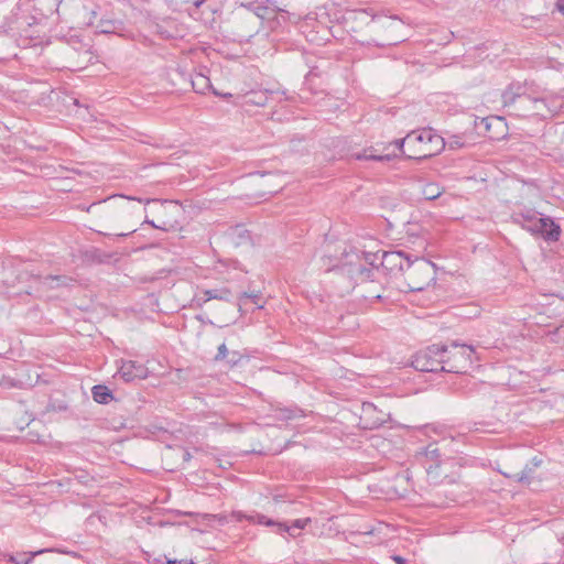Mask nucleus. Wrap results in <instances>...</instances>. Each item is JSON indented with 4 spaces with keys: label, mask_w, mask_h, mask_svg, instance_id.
Wrapping results in <instances>:
<instances>
[{
    "label": "nucleus",
    "mask_w": 564,
    "mask_h": 564,
    "mask_svg": "<svg viewBox=\"0 0 564 564\" xmlns=\"http://www.w3.org/2000/svg\"><path fill=\"white\" fill-rule=\"evenodd\" d=\"M408 160L423 161L440 154L446 145L443 137L432 128L413 130L408 133Z\"/></svg>",
    "instance_id": "1"
},
{
    "label": "nucleus",
    "mask_w": 564,
    "mask_h": 564,
    "mask_svg": "<svg viewBox=\"0 0 564 564\" xmlns=\"http://www.w3.org/2000/svg\"><path fill=\"white\" fill-rule=\"evenodd\" d=\"M512 221L533 235H539L546 241H557L561 236V227L550 217H544L534 210L517 213Z\"/></svg>",
    "instance_id": "2"
},
{
    "label": "nucleus",
    "mask_w": 564,
    "mask_h": 564,
    "mask_svg": "<svg viewBox=\"0 0 564 564\" xmlns=\"http://www.w3.org/2000/svg\"><path fill=\"white\" fill-rule=\"evenodd\" d=\"M404 280L410 291H423L436 279V267L432 261L411 256L405 257Z\"/></svg>",
    "instance_id": "3"
},
{
    "label": "nucleus",
    "mask_w": 564,
    "mask_h": 564,
    "mask_svg": "<svg viewBox=\"0 0 564 564\" xmlns=\"http://www.w3.org/2000/svg\"><path fill=\"white\" fill-rule=\"evenodd\" d=\"M445 348L446 352L441 358V371L452 373L466 372L473 364L474 347L453 340L449 345H445Z\"/></svg>",
    "instance_id": "4"
},
{
    "label": "nucleus",
    "mask_w": 564,
    "mask_h": 564,
    "mask_svg": "<svg viewBox=\"0 0 564 564\" xmlns=\"http://www.w3.org/2000/svg\"><path fill=\"white\" fill-rule=\"evenodd\" d=\"M230 518L237 522L247 520L249 522L258 523L261 525L272 527L273 532L278 534L289 533L290 536L295 538L300 531L305 529L311 523V518L296 519L291 524L286 522L275 521L261 513L245 514L241 511H232Z\"/></svg>",
    "instance_id": "5"
},
{
    "label": "nucleus",
    "mask_w": 564,
    "mask_h": 564,
    "mask_svg": "<svg viewBox=\"0 0 564 564\" xmlns=\"http://www.w3.org/2000/svg\"><path fill=\"white\" fill-rule=\"evenodd\" d=\"M259 14L260 13L254 10L243 8H237L232 11L231 23L236 33L241 39H250L254 36L259 32L262 21L269 18L260 17Z\"/></svg>",
    "instance_id": "6"
},
{
    "label": "nucleus",
    "mask_w": 564,
    "mask_h": 564,
    "mask_svg": "<svg viewBox=\"0 0 564 564\" xmlns=\"http://www.w3.org/2000/svg\"><path fill=\"white\" fill-rule=\"evenodd\" d=\"M446 352L445 345L433 344L413 355L412 367L422 372L441 371V358Z\"/></svg>",
    "instance_id": "7"
},
{
    "label": "nucleus",
    "mask_w": 564,
    "mask_h": 564,
    "mask_svg": "<svg viewBox=\"0 0 564 564\" xmlns=\"http://www.w3.org/2000/svg\"><path fill=\"white\" fill-rule=\"evenodd\" d=\"M240 99L239 104L241 106H257L264 107L267 106L269 99H276L278 101L282 100H295V94H289L288 90H269V89H257L250 90L246 94L238 96Z\"/></svg>",
    "instance_id": "8"
},
{
    "label": "nucleus",
    "mask_w": 564,
    "mask_h": 564,
    "mask_svg": "<svg viewBox=\"0 0 564 564\" xmlns=\"http://www.w3.org/2000/svg\"><path fill=\"white\" fill-rule=\"evenodd\" d=\"M117 375L124 382H134L137 380L148 378L149 369L141 362L134 360H122Z\"/></svg>",
    "instance_id": "9"
},
{
    "label": "nucleus",
    "mask_w": 564,
    "mask_h": 564,
    "mask_svg": "<svg viewBox=\"0 0 564 564\" xmlns=\"http://www.w3.org/2000/svg\"><path fill=\"white\" fill-rule=\"evenodd\" d=\"M238 8L254 10L260 17H272L279 11L276 0H241Z\"/></svg>",
    "instance_id": "10"
},
{
    "label": "nucleus",
    "mask_w": 564,
    "mask_h": 564,
    "mask_svg": "<svg viewBox=\"0 0 564 564\" xmlns=\"http://www.w3.org/2000/svg\"><path fill=\"white\" fill-rule=\"evenodd\" d=\"M371 267H367L364 263L350 265L348 273L356 279L359 284H370L375 281L376 273L379 272V268L370 263Z\"/></svg>",
    "instance_id": "11"
},
{
    "label": "nucleus",
    "mask_w": 564,
    "mask_h": 564,
    "mask_svg": "<svg viewBox=\"0 0 564 564\" xmlns=\"http://www.w3.org/2000/svg\"><path fill=\"white\" fill-rule=\"evenodd\" d=\"M410 256L403 250L398 251H383L381 256V265L387 270H393L398 268L399 271L403 272L405 268V257Z\"/></svg>",
    "instance_id": "12"
},
{
    "label": "nucleus",
    "mask_w": 564,
    "mask_h": 564,
    "mask_svg": "<svg viewBox=\"0 0 564 564\" xmlns=\"http://www.w3.org/2000/svg\"><path fill=\"white\" fill-rule=\"evenodd\" d=\"M501 99L505 107L513 106L517 99L531 101V98L524 93V87L516 83L510 84L506 88L501 95Z\"/></svg>",
    "instance_id": "13"
},
{
    "label": "nucleus",
    "mask_w": 564,
    "mask_h": 564,
    "mask_svg": "<svg viewBox=\"0 0 564 564\" xmlns=\"http://www.w3.org/2000/svg\"><path fill=\"white\" fill-rule=\"evenodd\" d=\"M441 456L440 449L433 445H429L425 449V457L426 459H431V464H425V470L433 481H437L438 475L436 473L437 468L440 467V460L438 457Z\"/></svg>",
    "instance_id": "14"
},
{
    "label": "nucleus",
    "mask_w": 564,
    "mask_h": 564,
    "mask_svg": "<svg viewBox=\"0 0 564 564\" xmlns=\"http://www.w3.org/2000/svg\"><path fill=\"white\" fill-rule=\"evenodd\" d=\"M54 551H56V550L55 549H42V550H39L35 552L17 553L15 555L9 554V555H6V557H7V561L12 564H31L33 558L36 555H40V554H43L46 552H54Z\"/></svg>",
    "instance_id": "15"
},
{
    "label": "nucleus",
    "mask_w": 564,
    "mask_h": 564,
    "mask_svg": "<svg viewBox=\"0 0 564 564\" xmlns=\"http://www.w3.org/2000/svg\"><path fill=\"white\" fill-rule=\"evenodd\" d=\"M203 302L206 303L210 300H219L224 302L230 303L232 301V293L227 288H220V289H208L204 290L203 292Z\"/></svg>",
    "instance_id": "16"
},
{
    "label": "nucleus",
    "mask_w": 564,
    "mask_h": 564,
    "mask_svg": "<svg viewBox=\"0 0 564 564\" xmlns=\"http://www.w3.org/2000/svg\"><path fill=\"white\" fill-rule=\"evenodd\" d=\"M74 280L67 275H46L40 278V283L47 289L68 286Z\"/></svg>",
    "instance_id": "17"
},
{
    "label": "nucleus",
    "mask_w": 564,
    "mask_h": 564,
    "mask_svg": "<svg viewBox=\"0 0 564 564\" xmlns=\"http://www.w3.org/2000/svg\"><path fill=\"white\" fill-rule=\"evenodd\" d=\"M91 395L95 402L99 404H108L113 400L112 391L104 384H96L91 388Z\"/></svg>",
    "instance_id": "18"
},
{
    "label": "nucleus",
    "mask_w": 564,
    "mask_h": 564,
    "mask_svg": "<svg viewBox=\"0 0 564 564\" xmlns=\"http://www.w3.org/2000/svg\"><path fill=\"white\" fill-rule=\"evenodd\" d=\"M352 156L356 160H372L378 162H389L395 159L398 155L395 153L393 154H375L372 153V150H365L364 152L355 153Z\"/></svg>",
    "instance_id": "19"
},
{
    "label": "nucleus",
    "mask_w": 564,
    "mask_h": 564,
    "mask_svg": "<svg viewBox=\"0 0 564 564\" xmlns=\"http://www.w3.org/2000/svg\"><path fill=\"white\" fill-rule=\"evenodd\" d=\"M191 82L193 89L198 94H205L212 87L209 78L203 74H196Z\"/></svg>",
    "instance_id": "20"
},
{
    "label": "nucleus",
    "mask_w": 564,
    "mask_h": 564,
    "mask_svg": "<svg viewBox=\"0 0 564 564\" xmlns=\"http://www.w3.org/2000/svg\"><path fill=\"white\" fill-rule=\"evenodd\" d=\"M118 22L112 20H100L97 24V32L101 34H112L118 30Z\"/></svg>",
    "instance_id": "21"
},
{
    "label": "nucleus",
    "mask_w": 564,
    "mask_h": 564,
    "mask_svg": "<svg viewBox=\"0 0 564 564\" xmlns=\"http://www.w3.org/2000/svg\"><path fill=\"white\" fill-rule=\"evenodd\" d=\"M299 416H302V410L297 408H283L276 410V417L280 420L289 421Z\"/></svg>",
    "instance_id": "22"
},
{
    "label": "nucleus",
    "mask_w": 564,
    "mask_h": 564,
    "mask_svg": "<svg viewBox=\"0 0 564 564\" xmlns=\"http://www.w3.org/2000/svg\"><path fill=\"white\" fill-rule=\"evenodd\" d=\"M261 297L260 292H241L238 296V306L241 308V305L246 303V300H251L258 308H262V305L259 304V300Z\"/></svg>",
    "instance_id": "23"
},
{
    "label": "nucleus",
    "mask_w": 564,
    "mask_h": 564,
    "mask_svg": "<svg viewBox=\"0 0 564 564\" xmlns=\"http://www.w3.org/2000/svg\"><path fill=\"white\" fill-rule=\"evenodd\" d=\"M533 471L534 468L532 466L525 465V467L521 471L514 474L513 477L519 482H530L531 479L533 478Z\"/></svg>",
    "instance_id": "24"
},
{
    "label": "nucleus",
    "mask_w": 564,
    "mask_h": 564,
    "mask_svg": "<svg viewBox=\"0 0 564 564\" xmlns=\"http://www.w3.org/2000/svg\"><path fill=\"white\" fill-rule=\"evenodd\" d=\"M441 194L442 192L440 191L436 184H427L423 189V195L427 200L436 199L437 197H440Z\"/></svg>",
    "instance_id": "25"
},
{
    "label": "nucleus",
    "mask_w": 564,
    "mask_h": 564,
    "mask_svg": "<svg viewBox=\"0 0 564 564\" xmlns=\"http://www.w3.org/2000/svg\"><path fill=\"white\" fill-rule=\"evenodd\" d=\"M375 289L376 290H366V292L362 294L364 299L367 301H380L382 299V288L378 285L375 286Z\"/></svg>",
    "instance_id": "26"
},
{
    "label": "nucleus",
    "mask_w": 564,
    "mask_h": 564,
    "mask_svg": "<svg viewBox=\"0 0 564 564\" xmlns=\"http://www.w3.org/2000/svg\"><path fill=\"white\" fill-rule=\"evenodd\" d=\"M242 359V355L237 351V350H232V351H229V355L227 356L225 362L230 367V368H234L236 367L237 365H239V362L241 361Z\"/></svg>",
    "instance_id": "27"
},
{
    "label": "nucleus",
    "mask_w": 564,
    "mask_h": 564,
    "mask_svg": "<svg viewBox=\"0 0 564 564\" xmlns=\"http://www.w3.org/2000/svg\"><path fill=\"white\" fill-rule=\"evenodd\" d=\"M408 134L402 138V139H397L394 140L391 144H393L395 147V149H398L403 155L404 158L406 159V154H408Z\"/></svg>",
    "instance_id": "28"
},
{
    "label": "nucleus",
    "mask_w": 564,
    "mask_h": 564,
    "mask_svg": "<svg viewBox=\"0 0 564 564\" xmlns=\"http://www.w3.org/2000/svg\"><path fill=\"white\" fill-rule=\"evenodd\" d=\"M229 355V350L225 343L220 344L217 349V354L214 357L215 361H225L227 356Z\"/></svg>",
    "instance_id": "29"
},
{
    "label": "nucleus",
    "mask_w": 564,
    "mask_h": 564,
    "mask_svg": "<svg viewBox=\"0 0 564 564\" xmlns=\"http://www.w3.org/2000/svg\"><path fill=\"white\" fill-rule=\"evenodd\" d=\"M446 144H448L449 149H459L463 148L465 143L462 141L460 137L452 135Z\"/></svg>",
    "instance_id": "30"
},
{
    "label": "nucleus",
    "mask_w": 564,
    "mask_h": 564,
    "mask_svg": "<svg viewBox=\"0 0 564 564\" xmlns=\"http://www.w3.org/2000/svg\"><path fill=\"white\" fill-rule=\"evenodd\" d=\"M392 560L397 563V564H408V560L400 556V555H393L392 556Z\"/></svg>",
    "instance_id": "31"
},
{
    "label": "nucleus",
    "mask_w": 564,
    "mask_h": 564,
    "mask_svg": "<svg viewBox=\"0 0 564 564\" xmlns=\"http://www.w3.org/2000/svg\"><path fill=\"white\" fill-rule=\"evenodd\" d=\"M134 231H135V230L133 229V230H131V231H129V232H120V234H116V235H112V236H113V237H117V238H122V237H127V236H129V235L133 234ZM107 236H109V237H110L111 235L107 234Z\"/></svg>",
    "instance_id": "32"
},
{
    "label": "nucleus",
    "mask_w": 564,
    "mask_h": 564,
    "mask_svg": "<svg viewBox=\"0 0 564 564\" xmlns=\"http://www.w3.org/2000/svg\"><path fill=\"white\" fill-rule=\"evenodd\" d=\"M236 231H238L239 237L243 238L245 236H247L249 238L248 231L246 229L238 227Z\"/></svg>",
    "instance_id": "33"
},
{
    "label": "nucleus",
    "mask_w": 564,
    "mask_h": 564,
    "mask_svg": "<svg viewBox=\"0 0 564 564\" xmlns=\"http://www.w3.org/2000/svg\"><path fill=\"white\" fill-rule=\"evenodd\" d=\"M34 420L32 414L26 413V417L22 420V423L29 425Z\"/></svg>",
    "instance_id": "34"
},
{
    "label": "nucleus",
    "mask_w": 564,
    "mask_h": 564,
    "mask_svg": "<svg viewBox=\"0 0 564 564\" xmlns=\"http://www.w3.org/2000/svg\"><path fill=\"white\" fill-rule=\"evenodd\" d=\"M557 10L564 14V3L562 1H555Z\"/></svg>",
    "instance_id": "35"
},
{
    "label": "nucleus",
    "mask_w": 564,
    "mask_h": 564,
    "mask_svg": "<svg viewBox=\"0 0 564 564\" xmlns=\"http://www.w3.org/2000/svg\"><path fill=\"white\" fill-rule=\"evenodd\" d=\"M542 460L541 459H538V457H533L531 464H532V467H538L539 465H541Z\"/></svg>",
    "instance_id": "36"
},
{
    "label": "nucleus",
    "mask_w": 564,
    "mask_h": 564,
    "mask_svg": "<svg viewBox=\"0 0 564 564\" xmlns=\"http://www.w3.org/2000/svg\"><path fill=\"white\" fill-rule=\"evenodd\" d=\"M329 34H330V31L329 30H325V34L321 37L322 41H329Z\"/></svg>",
    "instance_id": "37"
},
{
    "label": "nucleus",
    "mask_w": 564,
    "mask_h": 564,
    "mask_svg": "<svg viewBox=\"0 0 564 564\" xmlns=\"http://www.w3.org/2000/svg\"><path fill=\"white\" fill-rule=\"evenodd\" d=\"M213 93H214V95H216V96H223L224 98L231 97V94H224V95H223V94L218 93V91H217V90H215V89L213 90Z\"/></svg>",
    "instance_id": "38"
},
{
    "label": "nucleus",
    "mask_w": 564,
    "mask_h": 564,
    "mask_svg": "<svg viewBox=\"0 0 564 564\" xmlns=\"http://www.w3.org/2000/svg\"><path fill=\"white\" fill-rule=\"evenodd\" d=\"M144 223H145V224L151 225V226H152V227H154V228H159V226H156V225L153 223V220L145 219V220H144Z\"/></svg>",
    "instance_id": "39"
},
{
    "label": "nucleus",
    "mask_w": 564,
    "mask_h": 564,
    "mask_svg": "<svg viewBox=\"0 0 564 564\" xmlns=\"http://www.w3.org/2000/svg\"><path fill=\"white\" fill-rule=\"evenodd\" d=\"M169 564H184V562L177 561V560H171V561H169Z\"/></svg>",
    "instance_id": "40"
},
{
    "label": "nucleus",
    "mask_w": 564,
    "mask_h": 564,
    "mask_svg": "<svg viewBox=\"0 0 564 564\" xmlns=\"http://www.w3.org/2000/svg\"><path fill=\"white\" fill-rule=\"evenodd\" d=\"M203 2H204L203 0H197V1L195 2V6H196L197 8H199V7L203 4Z\"/></svg>",
    "instance_id": "41"
},
{
    "label": "nucleus",
    "mask_w": 564,
    "mask_h": 564,
    "mask_svg": "<svg viewBox=\"0 0 564 564\" xmlns=\"http://www.w3.org/2000/svg\"><path fill=\"white\" fill-rule=\"evenodd\" d=\"M184 458H185L186 460H188V459L191 458V455H189V453H188V452H186V453L184 454Z\"/></svg>",
    "instance_id": "42"
},
{
    "label": "nucleus",
    "mask_w": 564,
    "mask_h": 564,
    "mask_svg": "<svg viewBox=\"0 0 564 564\" xmlns=\"http://www.w3.org/2000/svg\"><path fill=\"white\" fill-rule=\"evenodd\" d=\"M66 409H67V406H66V405H59V406H58V410H59V411H64V410H66Z\"/></svg>",
    "instance_id": "43"
},
{
    "label": "nucleus",
    "mask_w": 564,
    "mask_h": 564,
    "mask_svg": "<svg viewBox=\"0 0 564 564\" xmlns=\"http://www.w3.org/2000/svg\"><path fill=\"white\" fill-rule=\"evenodd\" d=\"M46 410H47V411H51V410H55V409L53 408V405L48 404V405H47V408H46Z\"/></svg>",
    "instance_id": "44"
},
{
    "label": "nucleus",
    "mask_w": 564,
    "mask_h": 564,
    "mask_svg": "<svg viewBox=\"0 0 564 564\" xmlns=\"http://www.w3.org/2000/svg\"><path fill=\"white\" fill-rule=\"evenodd\" d=\"M120 198H126L124 196H119ZM128 199L130 200H134L135 198L134 197H127Z\"/></svg>",
    "instance_id": "45"
},
{
    "label": "nucleus",
    "mask_w": 564,
    "mask_h": 564,
    "mask_svg": "<svg viewBox=\"0 0 564 564\" xmlns=\"http://www.w3.org/2000/svg\"><path fill=\"white\" fill-rule=\"evenodd\" d=\"M532 101H533L534 104L543 102L542 100H539V99H533Z\"/></svg>",
    "instance_id": "46"
},
{
    "label": "nucleus",
    "mask_w": 564,
    "mask_h": 564,
    "mask_svg": "<svg viewBox=\"0 0 564 564\" xmlns=\"http://www.w3.org/2000/svg\"><path fill=\"white\" fill-rule=\"evenodd\" d=\"M147 203L156 202V199H147Z\"/></svg>",
    "instance_id": "47"
},
{
    "label": "nucleus",
    "mask_w": 564,
    "mask_h": 564,
    "mask_svg": "<svg viewBox=\"0 0 564 564\" xmlns=\"http://www.w3.org/2000/svg\"><path fill=\"white\" fill-rule=\"evenodd\" d=\"M184 564H195L193 561L188 562V563H184Z\"/></svg>",
    "instance_id": "48"
}]
</instances>
